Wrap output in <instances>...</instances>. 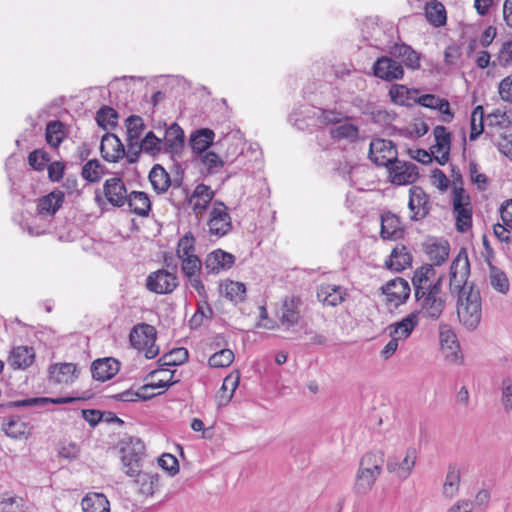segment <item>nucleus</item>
Returning <instances> with one entry per match:
<instances>
[{
    "instance_id": "f257e3e1",
    "label": "nucleus",
    "mask_w": 512,
    "mask_h": 512,
    "mask_svg": "<svg viewBox=\"0 0 512 512\" xmlns=\"http://www.w3.org/2000/svg\"><path fill=\"white\" fill-rule=\"evenodd\" d=\"M470 263L464 248L451 263L450 290L458 293L457 315L460 323L468 330H475L482 317L480 291L474 284L468 283Z\"/></svg>"
},
{
    "instance_id": "f03ea898",
    "label": "nucleus",
    "mask_w": 512,
    "mask_h": 512,
    "mask_svg": "<svg viewBox=\"0 0 512 512\" xmlns=\"http://www.w3.org/2000/svg\"><path fill=\"white\" fill-rule=\"evenodd\" d=\"M414 297L423 318L438 320L446 306L445 294L442 290V277H436L433 265L426 264L417 268L412 277Z\"/></svg>"
},
{
    "instance_id": "7ed1b4c3",
    "label": "nucleus",
    "mask_w": 512,
    "mask_h": 512,
    "mask_svg": "<svg viewBox=\"0 0 512 512\" xmlns=\"http://www.w3.org/2000/svg\"><path fill=\"white\" fill-rule=\"evenodd\" d=\"M144 443L137 439L135 444L125 447L122 452V470L129 477H136V483L140 487V493L152 496L159 488V475L141 471V460L144 455Z\"/></svg>"
},
{
    "instance_id": "20e7f679",
    "label": "nucleus",
    "mask_w": 512,
    "mask_h": 512,
    "mask_svg": "<svg viewBox=\"0 0 512 512\" xmlns=\"http://www.w3.org/2000/svg\"><path fill=\"white\" fill-rule=\"evenodd\" d=\"M209 233L217 237L227 235L233 228L228 208L222 201H215L209 213Z\"/></svg>"
},
{
    "instance_id": "39448f33",
    "label": "nucleus",
    "mask_w": 512,
    "mask_h": 512,
    "mask_svg": "<svg viewBox=\"0 0 512 512\" xmlns=\"http://www.w3.org/2000/svg\"><path fill=\"white\" fill-rule=\"evenodd\" d=\"M369 158L378 166L388 167L398 159L397 148L391 140L373 139L370 142Z\"/></svg>"
},
{
    "instance_id": "423d86ee",
    "label": "nucleus",
    "mask_w": 512,
    "mask_h": 512,
    "mask_svg": "<svg viewBox=\"0 0 512 512\" xmlns=\"http://www.w3.org/2000/svg\"><path fill=\"white\" fill-rule=\"evenodd\" d=\"M439 341L445 359L453 364H461L463 356L455 332L448 324H440Z\"/></svg>"
},
{
    "instance_id": "0eeeda50",
    "label": "nucleus",
    "mask_w": 512,
    "mask_h": 512,
    "mask_svg": "<svg viewBox=\"0 0 512 512\" xmlns=\"http://www.w3.org/2000/svg\"><path fill=\"white\" fill-rule=\"evenodd\" d=\"M388 177L395 185H408L414 183L418 177V167L412 162L397 161L387 167Z\"/></svg>"
},
{
    "instance_id": "6e6552de",
    "label": "nucleus",
    "mask_w": 512,
    "mask_h": 512,
    "mask_svg": "<svg viewBox=\"0 0 512 512\" xmlns=\"http://www.w3.org/2000/svg\"><path fill=\"white\" fill-rule=\"evenodd\" d=\"M381 291L386 296L387 303L397 308L407 301L411 288L408 281L401 277H396L383 285Z\"/></svg>"
},
{
    "instance_id": "1a4fd4ad",
    "label": "nucleus",
    "mask_w": 512,
    "mask_h": 512,
    "mask_svg": "<svg viewBox=\"0 0 512 512\" xmlns=\"http://www.w3.org/2000/svg\"><path fill=\"white\" fill-rule=\"evenodd\" d=\"M408 208L412 221H421L428 216L431 209L429 196L420 186H412L409 189Z\"/></svg>"
},
{
    "instance_id": "9d476101",
    "label": "nucleus",
    "mask_w": 512,
    "mask_h": 512,
    "mask_svg": "<svg viewBox=\"0 0 512 512\" xmlns=\"http://www.w3.org/2000/svg\"><path fill=\"white\" fill-rule=\"evenodd\" d=\"M178 286V279L174 273L160 269L149 274L146 280V287L149 291L157 294L172 293Z\"/></svg>"
},
{
    "instance_id": "9b49d317",
    "label": "nucleus",
    "mask_w": 512,
    "mask_h": 512,
    "mask_svg": "<svg viewBox=\"0 0 512 512\" xmlns=\"http://www.w3.org/2000/svg\"><path fill=\"white\" fill-rule=\"evenodd\" d=\"M417 460V450L409 447L405 451L404 458L399 461L396 457H389L386 468L389 473H393L400 480H406L412 473Z\"/></svg>"
},
{
    "instance_id": "f8f14e48",
    "label": "nucleus",
    "mask_w": 512,
    "mask_h": 512,
    "mask_svg": "<svg viewBox=\"0 0 512 512\" xmlns=\"http://www.w3.org/2000/svg\"><path fill=\"white\" fill-rule=\"evenodd\" d=\"M373 74L375 77L385 81H394L403 78L404 69L400 62L393 57L382 56L376 60L373 65Z\"/></svg>"
},
{
    "instance_id": "ddd939ff",
    "label": "nucleus",
    "mask_w": 512,
    "mask_h": 512,
    "mask_svg": "<svg viewBox=\"0 0 512 512\" xmlns=\"http://www.w3.org/2000/svg\"><path fill=\"white\" fill-rule=\"evenodd\" d=\"M103 194L107 202L117 208L123 207L129 197L126 185L121 177L106 179L103 184Z\"/></svg>"
},
{
    "instance_id": "4468645a",
    "label": "nucleus",
    "mask_w": 512,
    "mask_h": 512,
    "mask_svg": "<svg viewBox=\"0 0 512 512\" xmlns=\"http://www.w3.org/2000/svg\"><path fill=\"white\" fill-rule=\"evenodd\" d=\"M182 190L185 193L186 200L196 215H201L214 198V191L210 186L205 184H198L191 195H189L187 188H183Z\"/></svg>"
},
{
    "instance_id": "2eb2a0df",
    "label": "nucleus",
    "mask_w": 512,
    "mask_h": 512,
    "mask_svg": "<svg viewBox=\"0 0 512 512\" xmlns=\"http://www.w3.org/2000/svg\"><path fill=\"white\" fill-rule=\"evenodd\" d=\"M380 223V237L383 240L396 241L402 238L405 229L400 216L391 211H384L380 215Z\"/></svg>"
},
{
    "instance_id": "dca6fc26",
    "label": "nucleus",
    "mask_w": 512,
    "mask_h": 512,
    "mask_svg": "<svg viewBox=\"0 0 512 512\" xmlns=\"http://www.w3.org/2000/svg\"><path fill=\"white\" fill-rule=\"evenodd\" d=\"M235 256L222 249L210 252L204 261V269L207 274H219L233 267Z\"/></svg>"
},
{
    "instance_id": "f3484780",
    "label": "nucleus",
    "mask_w": 512,
    "mask_h": 512,
    "mask_svg": "<svg viewBox=\"0 0 512 512\" xmlns=\"http://www.w3.org/2000/svg\"><path fill=\"white\" fill-rule=\"evenodd\" d=\"M316 296L324 306L336 307L345 300L347 291L340 285L322 283L317 287Z\"/></svg>"
},
{
    "instance_id": "a211bd4d",
    "label": "nucleus",
    "mask_w": 512,
    "mask_h": 512,
    "mask_svg": "<svg viewBox=\"0 0 512 512\" xmlns=\"http://www.w3.org/2000/svg\"><path fill=\"white\" fill-rule=\"evenodd\" d=\"M100 152L104 160L118 162L125 157V147L120 138L112 133H106L101 140Z\"/></svg>"
},
{
    "instance_id": "6ab92c4d",
    "label": "nucleus",
    "mask_w": 512,
    "mask_h": 512,
    "mask_svg": "<svg viewBox=\"0 0 512 512\" xmlns=\"http://www.w3.org/2000/svg\"><path fill=\"white\" fill-rule=\"evenodd\" d=\"M119 369V361L112 357L97 359L91 365L93 379L100 382H105L113 378L118 373Z\"/></svg>"
},
{
    "instance_id": "aec40b11",
    "label": "nucleus",
    "mask_w": 512,
    "mask_h": 512,
    "mask_svg": "<svg viewBox=\"0 0 512 512\" xmlns=\"http://www.w3.org/2000/svg\"><path fill=\"white\" fill-rule=\"evenodd\" d=\"M35 356L33 347L21 345L10 351L7 361L14 370H26L34 363Z\"/></svg>"
},
{
    "instance_id": "412c9836",
    "label": "nucleus",
    "mask_w": 512,
    "mask_h": 512,
    "mask_svg": "<svg viewBox=\"0 0 512 512\" xmlns=\"http://www.w3.org/2000/svg\"><path fill=\"white\" fill-rule=\"evenodd\" d=\"M79 372L74 363H57L49 367V379L57 384H69L78 378Z\"/></svg>"
},
{
    "instance_id": "4be33fe9",
    "label": "nucleus",
    "mask_w": 512,
    "mask_h": 512,
    "mask_svg": "<svg viewBox=\"0 0 512 512\" xmlns=\"http://www.w3.org/2000/svg\"><path fill=\"white\" fill-rule=\"evenodd\" d=\"M184 138L183 129L177 123H172L165 130L163 151L172 155L180 153L184 146Z\"/></svg>"
},
{
    "instance_id": "5701e85b",
    "label": "nucleus",
    "mask_w": 512,
    "mask_h": 512,
    "mask_svg": "<svg viewBox=\"0 0 512 512\" xmlns=\"http://www.w3.org/2000/svg\"><path fill=\"white\" fill-rule=\"evenodd\" d=\"M413 257L405 245H397L385 260V266L394 271L401 272L412 264Z\"/></svg>"
},
{
    "instance_id": "b1692460",
    "label": "nucleus",
    "mask_w": 512,
    "mask_h": 512,
    "mask_svg": "<svg viewBox=\"0 0 512 512\" xmlns=\"http://www.w3.org/2000/svg\"><path fill=\"white\" fill-rule=\"evenodd\" d=\"M302 302L297 296L284 299L281 307L280 322L287 326H295L300 320V306Z\"/></svg>"
},
{
    "instance_id": "393cba45",
    "label": "nucleus",
    "mask_w": 512,
    "mask_h": 512,
    "mask_svg": "<svg viewBox=\"0 0 512 512\" xmlns=\"http://www.w3.org/2000/svg\"><path fill=\"white\" fill-rule=\"evenodd\" d=\"M419 312H411L406 317H404L401 321L396 322L394 324L389 325L390 335H394L396 338L400 340L407 339L415 327L419 323Z\"/></svg>"
},
{
    "instance_id": "a878e982",
    "label": "nucleus",
    "mask_w": 512,
    "mask_h": 512,
    "mask_svg": "<svg viewBox=\"0 0 512 512\" xmlns=\"http://www.w3.org/2000/svg\"><path fill=\"white\" fill-rule=\"evenodd\" d=\"M2 430L8 437L13 439L27 438L30 435L28 424L19 416L3 418Z\"/></svg>"
},
{
    "instance_id": "bb28decb",
    "label": "nucleus",
    "mask_w": 512,
    "mask_h": 512,
    "mask_svg": "<svg viewBox=\"0 0 512 512\" xmlns=\"http://www.w3.org/2000/svg\"><path fill=\"white\" fill-rule=\"evenodd\" d=\"M390 54L393 58L401 59L407 68L415 70L420 67V55L409 45L395 44Z\"/></svg>"
},
{
    "instance_id": "cd10ccee",
    "label": "nucleus",
    "mask_w": 512,
    "mask_h": 512,
    "mask_svg": "<svg viewBox=\"0 0 512 512\" xmlns=\"http://www.w3.org/2000/svg\"><path fill=\"white\" fill-rule=\"evenodd\" d=\"M81 399L82 398H79V397H57V398L33 397V398H26V399H22V400L11 401L9 403V407H13V408L33 407V406L44 405L47 403L61 405V404L73 403V402L81 400Z\"/></svg>"
},
{
    "instance_id": "c85d7f7f",
    "label": "nucleus",
    "mask_w": 512,
    "mask_h": 512,
    "mask_svg": "<svg viewBox=\"0 0 512 512\" xmlns=\"http://www.w3.org/2000/svg\"><path fill=\"white\" fill-rule=\"evenodd\" d=\"M152 338H156V329L146 323L133 327L129 335L131 345L137 350L146 347Z\"/></svg>"
},
{
    "instance_id": "c756f323",
    "label": "nucleus",
    "mask_w": 512,
    "mask_h": 512,
    "mask_svg": "<svg viewBox=\"0 0 512 512\" xmlns=\"http://www.w3.org/2000/svg\"><path fill=\"white\" fill-rule=\"evenodd\" d=\"M63 202L64 193L60 190H55L39 199L37 212L41 215H54L60 209Z\"/></svg>"
},
{
    "instance_id": "7c9ffc66",
    "label": "nucleus",
    "mask_w": 512,
    "mask_h": 512,
    "mask_svg": "<svg viewBox=\"0 0 512 512\" xmlns=\"http://www.w3.org/2000/svg\"><path fill=\"white\" fill-rule=\"evenodd\" d=\"M214 136V131L209 128H201L194 131L190 136L192 150L198 154L203 153L212 145Z\"/></svg>"
},
{
    "instance_id": "2f4dec72",
    "label": "nucleus",
    "mask_w": 512,
    "mask_h": 512,
    "mask_svg": "<svg viewBox=\"0 0 512 512\" xmlns=\"http://www.w3.org/2000/svg\"><path fill=\"white\" fill-rule=\"evenodd\" d=\"M149 181L158 194L165 193L171 186V177L160 164H155L152 167L149 173Z\"/></svg>"
},
{
    "instance_id": "473e14b6",
    "label": "nucleus",
    "mask_w": 512,
    "mask_h": 512,
    "mask_svg": "<svg viewBox=\"0 0 512 512\" xmlns=\"http://www.w3.org/2000/svg\"><path fill=\"white\" fill-rule=\"evenodd\" d=\"M222 296L235 304L243 302L246 296V286L242 282L227 280L219 287Z\"/></svg>"
},
{
    "instance_id": "72a5a7b5",
    "label": "nucleus",
    "mask_w": 512,
    "mask_h": 512,
    "mask_svg": "<svg viewBox=\"0 0 512 512\" xmlns=\"http://www.w3.org/2000/svg\"><path fill=\"white\" fill-rule=\"evenodd\" d=\"M83 512H110V504L102 493L87 494L81 501Z\"/></svg>"
},
{
    "instance_id": "f704fd0d",
    "label": "nucleus",
    "mask_w": 512,
    "mask_h": 512,
    "mask_svg": "<svg viewBox=\"0 0 512 512\" xmlns=\"http://www.w3.org/2000/svg\"><path fill=\"white\" fill-rule=\"evenodd\" d=\"M126 204L138 216H147L151 209L149 197L142 191H132L127 198Z\"/></svg>"
},
{
    "instance_id": "c9c22d12",
    "label": "nucleus",
    "mask_w": 512,
    "mask_h": 512,
    "mask_svg": "<svg viewBox=\"0 0 512 512\" xmlns=\"http://www.w3.org/2000/svg\"><path fill=\"white\" fill-rule=\"evenodd\" d=\"M218 143L221 146H228L225 154L227 161H234L243 152V142L239 132L227 134Z\"/></svg>"
},
{
    "instance_id": "e433bc0d",
    "label": "nucleus",
    "mask_w": 512,
    "mask_h": 512,
    "mask_svg": "<svg viewBox=\"0 0 512 512\" xmlns=\"http://www.w3.org/2000/svg\"><path fill=\"white\" fill-rule=\"evenodd\" d=\"M379 476L380 475L375 474L368 469H364V467H359L354 484L355 493L358 495L367 494L372 489Z\"/></svg>"
},
{
    "instance_id": "4c0bfd02",
    "label": "nucleus",
    "mask_w": 512,
    "mask_h": 512,
    "mask_svg": "<svg viewBox=\"0 0 512 512\" xmlns=\"http://www.w3.org/2000/svg\"><path fill=\"white\" fill-rule=\"evenodd\" d=\"M489 282L495 291L501 294L509 292L510 283L506 273L491 263H489Z\"/></svg>"
},
{
    "instance_id": "58836bf2",
    "label": "nucleus",
    "mask_w": 512,
    "mask_h": 512,
    "mask_svg": "<svg viewBox=\"0 0 512 512\" xmlns=\"http://www.w3.org/2000/svg\"><path fill=\"white\" fill-rule=\"evenodd\" d=\"M425 16L436 27L445 24L446 11L444 5L437 0H431L425 5Z\"/></svg>"
},
{
    "instance_id": "ea45409f",
    "label": "nucleus",
    "mask_w": 512,
    "mask_h": 512,
    "mask_svg": "<svg viewBox=\"0 0 512 512\" xmlns=\"http://www.w3.org/2000/svg\"><path fill=\"white\" fill-rule=\"evenodd\" d=\"M460 471L456 465L450 464L443 484V494L448 498L454 497L459 489Z\"/></svg>"
},
{
    "instance_id": "a19ab883",
    "label": "nucleus",
    "mask_w": 512,
    "mask_h": 512,
    "mask_svg": "<svg viewBox=\"0 0 512 512\" xmlns=\"http://www.w3.org/2000/svg\"><path fill=\"white\" fill-rule=\"evenodd\" d=\"M384 463V453L381 450L371 451L363 455L359 467H364L369 471L380 475Z\"/></svg>"
},
{
    "instance_id": "79ce46f5",
    "label": "nucleus",
    "mask_w": 512,
    "mask_h": 512,
    "mask_svg": "<svg viewBox=\"0 0 512 512\" xmlns=\"http://www.w3.org/2000/svg\"><path fill=\"white\" fill-rule=\"evenodd\" d=\"M189 353L186 348L179 347L165 353L159 360V365L164 366H179L188 361Z\"/></svg>"
},
{
    "instance_id": "37998d69",
    "label": "nucleus",
    "mask_w": 512,
    "mask_h": 512,
    "mask_svg": "<svg viewBox=\"0 0 512 512\" xmlns=\"http://www.w3.org/2000/svg\"><path fill=\"white\" fill-rule=\"evenodd\" d=\"M97 124L104 130L113 129L118 124V113L110 106H102L96 113Z\"/></svg>"
},
{
    "instance_id": "c03bdc74",
    "label": "nucleus",
    "mask_w": 512,
    "mask_h": 512,
    "mask_svg": "<svg viewBox=\"0 0 512 512\" xmlns=\"http://www.w3.org/2000/svg\"><path fill=\"white\" fill-rule=\"evenodd\" d=\"M65 126L61 121H51L46 126V141L47 143L56 148L58 147L65 137Z\"/></svg>"
},
{
    "instance_id": "a18cd8bd",
    "label": "nucleus",
    "mask_w": 512,
    "mask_h": 512,
    "mask_svg": "<svg viewBox=\"0 0 512 512\" xmlns=\"http://www.w3.org/2000/svg\"><path fill=\"white\" fill-rule=\"evenodd\" d=\"M449 244L447 241L435 242L427 246V254L430 260L437 266L442 265L449 256Z\"/></svg>"
},
{
    "instance_id": "49530a36",
    "label": "nucleus",
    "mask_w": 512,
    "mask_h": 512,
    "mask_svg": "<svg viewBox=\"0 0 512 512\" xmlns=\"http://www.w3.org/2000/svg\"><path fill=\"white\" fill-rule=\"evenodd\" d=\"M358 127L352 123L345 122L330 130V135L334 140L354 141L358 138Z\"/></svg>"
},
{
    "instance_id": "de8ad7c7",
    "label": "nucleus",
    "mask_w": 512,
    "mask_h": 512,
    "mask_svg": "<svg viewBox=\"0 0 512 512\" xmlns=\"http://www.w3.org/2000/svg\"><path fill=\"white\" fill-rule=\"evenodd\" d=\"M195 243L196 239L192 232L188 231L186 232L178 241L177 244V257L179 259L190 257L195 254Z\"/></svg>"
},
{
    "instance_id": "09e8293b",
    "label": "nucleus",
    "mask_w": 512,
    "mask_h": 512,
    "mask_svg": "<svg viewBox=\"0 0 512 512\" xmlns=\"http://www.w3.org/2000/svg\"><path fill=\"white\" fill-rule=\"evenodd\" d=\"M433 135L435 138V144L432 146V153H440L443 149L450 150L451 134L444 126H436L433 129Z\"/></svg>"
},
{
    "instance_id": "8fccbe9b",
    "label": "nucleus",
    "mask_w": 512,
    "mask_h": 512,
    "mask_svg": "<svg viewBox=\"0 0 512 512\" xmlns=\"http://www.w3.org/2000/svg\"><path fill=\"white\" fill-rule=\"evenodd\" d=\"M125 126L127 129V140L139 141L145 128L143 119L138 115H131L125 120Z\"/></svg>"
},
{
    "instance_id": "3c124183",
    "label": "nucleus",
    "mask_w": 512,
    "mask_h": 512,
    "mask_svg": "<svg viewBox=\"0 0 512 512\" xmlns=\"http://www.w3.org/2000/svg\"><path fill=\"white\" fill-rule=\"evenodd\" d=\"M81 175L86 181L90 183L98 182L103 175L102 166L99 160L92 159L85 163L82 167Z\"/></svg>"
},
{
    "instance_id": "603ef678",
    "label": "nucleus",
    "mask_w": 512,
    "mask_h": 512,
    "mask_svg": "<svg viewBox=\"0 0 512 512\" xmlns=\"http://www.w3.org/2000/svg\"><path fill=\"white\" fill-rule=\"evenodd\" d=\"M143 152L155 156L163 151V140L157 137L154 132H148L140 142Z\"/></svg>"
},
{
    "instance_id": "864d4df0",
    "label": "nucleus",
    "mask_w": 512,
    "mask_h": 512,
    "mask_svg": "<svg viewBox=\"0 0 512 512\" xmlns=\"http://www.w3.org/2000/svg\"><path fill=\"white\" fill-rule=\"evenodd\" d=\"M364 26L366 28H372L373 33L366 32L365 29H362L363 38L369 42L371 46L379 47L382 41V35L384 34L383 28H381L374 20L368 19L365 21Z\"/></svg>"
},
{
    "instance_id": "5fc2aeb1",
    "label": "nucleus",
    "mask_w": 512,
    "mask_h": 512,
    "mask_svg": "<svg viewBox=\"0 0 512 512\" xmlns=\"http://www.w3.org/2000/svg\"><path fill=\"white\" fill-rule=\"evenodd\" d=\"M483 107L482 106H476L471 114V121H470V134L469 139L470 141H475L480 134L483 132Z\"/></svg>"
},
{
    "instance_id": "6e6d98bb",
    "label": "nucleus",
    "mask_w": 512,
    "mask_h": 512,
    "mask_svg": "<svg viewBox=\"0 0 512 512\" xmlns=\"http://www.w3.org/2000/svg\"><path fill=\"white\" fill-rule=\"evenodd\" d=\"M234 353L230 349H222L210 356L208 364L212 368H225L232 364Z\"/></svg>"
},
{
    "instance_id": "4d7b16f0",
    "label": "nucleus",
    "mask_w": 512,
    "mask_h": 512,
    "mask_svg": "<svg viewBox=\"0 0 512 512\" xmlns=\"http://www.w3.org/2000/svg\"><path fill=\"white\" fill-rule=\"evenodd\" d=\"M180 260L181 270L186 277L201 273L202 262L197 255L181 258Z\"/></svg>"
},
{
    "instance_id": "13d9d810",
    "label": "nucleus",
    "mask_w": 512,
    "mask_h": 512,
    "mask_svg": "<svg viewBox=\"0 0 512 512\" xmlns=\"http://www.w3.org/2000/svg\"><path fill=\"white\" fill-rule=\"evenodd\" d=\"M456 217V228L459 232H466L472 226V208L466 207L453 210Z\"/></svg>"
},
{
    "instance_id": "bf43d9fd",
    "label": "nucleus",
    "mask_w": 512,
    "mask_h": 512,
    "mask_svg": "<svg viewBox=\"0 0 512 512\" xmlns=\"http://www.w3.org/2000/svg\"><path fill=\"white\" fill-rule=\"evenodd\" d=\"M49 161V154L42 149H36L28 155L29 165L37 171H43Z\"/></svg>"
},
{
    "instance_id": "052dcab7",
    "label": "nucleus",
    "mask_w": 512,
    "mask_h": 512,
    "mask_svg": "<svg viewBox=\"0 0 512 512\" xmlns=\"http://www.w3.org/2000/svg\"><path fill=\"white\" fill-rule=\"evenodd\" d=\"M501 404L504 410L509 413L512 411V380L508 377L501 381Z\"/></svg>"
},
{
    "instance_id": "680f3d73",
    "label": "nucleus",
    "mask_w": 512,
    "mask_h": 512,
    "mask_svg": "<svg viewBox=\"0 0 512 512\" xmlns=\"http://www.w3.org/2000/svg\"><path fill=\"white\" fill-rule=\"evenodd\" d=\"M313 115H318L321 123L324 124H338L344 119L342 113L335 110L313 109Z\"/></svg>"
},
{
    "instance_id": "e2e57ef3",
    "label": "nucleus",
    "mask_w": 512,
    "mask_h": 512,
    "mask_svg": "<svg viewBox=\"0 0 512 512\" xmlns=\"http://www.w3.org/2000/svg\"><path fill=\"white\" fill-rule=\"evenodd\" d=\"M158 464L170 476H174L179 471L178 460L172 454H169V453L163 454L161 457H159Z\"/></svg>"
},
{
    "instance_id": "0e129e2a",
    "label": "nucleus",
    "mask_w": 512,
    "mask_h": 512,
    "mask_svg": "<svg viewBox=\"0 0 512 512\" xmlns=\"http://www.w3.org/2000/svg\"><path fill=\"white\" fill-rule=\"evenodd\" d=\"M409 89L404 85L395 84L390 88L391 100L398 105H408Z\"/></svg>"
},
{
    "instance_id": "69168bd1",
    "label": "nucleus",
    "mask_w": 512,
    "mask_h": 512,
    "mask_svg": "<svg viewBox=\"0 0 512 512\" xmlns=\"http://www.w3.org/2000/svg\"><path fill=\"white\" fill-rule=\"evenodd\" d=\"M202 162L207 168L209 174L217 173L223 166V161L221 158L214 152H207L203 158Z\"/></svg>"
},
{
    "instance_id": "338daca9",
    "label": "nucleus",
    "mask_w": 512,
    "mask_h": 512,
    "mask_svg": "<svg viewBox=\"0 0 512 512\" xmlns=\"http://www.w3.org/2000/svg\"><path fill=\"white\" fill-rule=\"evenodd\" d=\"M0 512H24L22 498L9 497L0 501Z\"/></svg>"
},
{
    "instance_id": "774afa93",
    "label": "nucleus",
    "mask_w": 512,
    "mask_h": 512,
    "mask_svg": "<svg viewBox=\"0 0 512 512\" xmlns=\"http://www.w3.org/2000/svg\"><path fill=\"white\" fill-rule=\"evenodd\" d=\"M497 63L503 67L512 65V41L502 44L498 52Z\"/></svg>"
}]
</instances>
